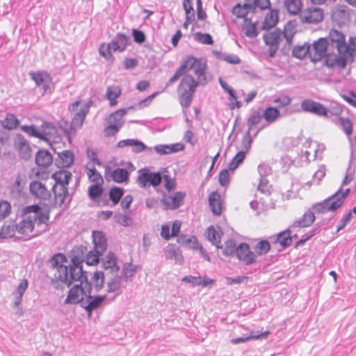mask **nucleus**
Wrapping results in <instances>:
<instances>
[{"mask_svg":"<svg viewBox=\"0 0 356 356\" xmlns=\"http://www.w3.org/2000/svg\"><path fill=\"white\" fill-rule=\"evenodd\" d=\"M245 158V152L243 151H241L238 152L233 159L231 161L229 165V169L231 170H234L238 166L243 163Z\"/></svg>","mask_w":356,"mask_h":356,"instance_id":"nucleus-50","label":"nucleus"},{"mask_svg":"<svg viewBox=\"0 0 356 356\" xmlns=\"http://www.w3.org/2000/svg\"><path fill=\"white\" fill-rule=\"evenodd\" d=\"M92 242L95 252L103 253L107 248V240L102 232L94 231L92 232Z\"/></svg>","mask_w":356,"mask_h":356,"instance_id":"nucleus-22","label":"nucleus"},{"mask_svg":"<svg viewBox=\"0 0 356 356\" xmlns=\"http://www.w3.org/2000/svg\"><path fill=\"white\" fill-rule=\"evenodd\" d=\"M237 258L246 265H250L256 261V254L250 250L246 243H241L236 249Z\"/></svg>","mask_w":356,"mask_h":356,"instance_id":"nucleus-19","label":"nucleus"},{"mask_svg":"<svg viewBox=\"0 0 356 356\" xmlns=\"http://www.w3.org/2000/svg\"><path fill=\"white\" fill-rule=\"evenodd\" d=\"M111 177L116 183H122L128 179L129 172L125 169L117 168L111 172Z\"/></svg>","mask_w":356,"mask_h":356,"instance_id":"nucleus-38","label":"nucleus"},{"mask_svg":"<svg viewBox=\"0 0 356 356\" xmlns=\"http://www.w3.org/2000/svg\"><path fill=\"white\" fill-rule=\"evenodd\" d=\"M124 194V190L120 187H113L109 191V198L113 205L120 202Z\"/></svg>","mask_w":356,"mask_h":356,"instance_id":"nucleus-45","label":"nucleus"},{"mask_svg":"<svg viewBox=\"0 0 356 356\" xmlns=\"http://www.w3.org/2000/svg\"><path fill=\"white\" fill-rule=\"evenodd\" d=\"M29 190L32 195L40 199L45 200L49 196L47 188L40 181H32L29 185Z\"/></svg>","mask_w":356,"mask_h":356,"instance_id":"nucleus-24","label":"nucleus"},{"mask_svg":"<svg viewBox=\"0 0 356 356\" xmlns=\"http://www.w3.org/2000/svg\"><path fill=\"white\" fill-rule=\"evenodd\" d=\"M24 132H26L31 136L45 140L43 134L40 133L38 129H36L33 126H24Z\"/></svg>","mask_w":356,"mask_h":356,"instance_id":"nucleus-59","label":"nucleus"},{"mask_svg":"<svg viewBox=\"0 0 356 356\" xmlns=\"http://www.w3.org/2000/svg\"><path fill=\"white\" fill-rule=\"evenodd\" d=\"M276 241L285 248L289 246L292 242L291 232L289 229L284 230L277 235Z\"/></svg>","mask_w":356,"mask_h":356,"instance_id":"nucleus-39","label":"nucleus"},{"mask_svg":"<svg viewBox=\"0 0 356 356\" xmlns=\"http://www.w3.org/2000/svg\"><path fill=\"white\" fill-rule=\"evenodd\" d=\"M103 253L95 252V249L88 252L85 259L86 264L88 266H95L98 264L99 262V257Z\"/></svg>","mask_w":356,"mask_h":356,"instance_id":"nucleus-48","label":"nucleus"},{"mask_svg":"<svg viewBox=\"0 0 356 356\" xmlns=\"http://www.w3.org/2000/svg\"><path fill=\"white\" fill-rule=\"evenodd\" d=\"M127 113L125 108H120L113 113L107 119L108 126L104 129L106 136L115 135L124 124L123 117Z\"/></svg>","mask_w":356,"mask_h":356,"instance_id":"nucleus-12","label":"nucleus"},{"mask_svg":"<svg viewBox=\"0 0 356 356\" xmlns=\"http://www.w3.org/2000/svg\"><path fill=\"white\" fill-rule=\"evenodd\" d=\"M127 38L124 35H119L118 40L111 41L108 45H111V48L116 51H123L127 44Z\"/></svg>","mask_w":356,"mask_h":356,"instance_id":"nucleus-40","label":"nucleus"},{"mask_svg":"<svg viewBox=\"0 0 356 356\" xmlns=\"http://www.w3.org/2000/svg\"><path fill=\"white\" fill-rule=\"evenodd\" d=\"M90 102H83L82 100H77L69 106L71 113H75L72 120V128L74 129H80L85 120L86 116L89 113Z\"/></svg>","mask_w":356,"mask_h":356,"instance_id":"nucleus-9","label":"nucleus"},{"mask_svg":"<svg viewBox=\"0 0 356 356\" xmlns=\"http://www.w3.org/2000/svg\"><path fill=\"white\" fill-rule=\"evenodd\" d=\"M85 168L87 177L90 181L94 184H104V179L94 166V163H87Z\"/></svg>","mask_w":356,"mask_h":356,"instance_id":"nucleus-27","label":"nucleus"},{"mask_svg":"<svg viewBox=\"0 0 356 356\" xmlns=\"http://www.w3.org/2000/svg\"><path fill=\"white\" fill-rule=\"evenodd\" d=\"M192 238L197 239L195 236L188 237L186 235H181L177 238V242L181 245H186L188 248L194 250L196 245L193 243V240H192Z\"/></svg>","mask_w":356,"mask_h":356,"instance_id":"nucleus-49","label":"nucleus"},{"mask_svg":"<svg viewBox=\"0 0 356 356\" xmlns=\"http://www.w3.org/2000/svg\"><path fill=\"white\" fill-rule=\"evenodd\" d=\"M185 197L186 193L181 191L171 194H164L161 202L165 209L174 210L182 205Z\"/></svg>","mask_w":356,"mask_h":356,"instance_id":"nucleus-14","label":"nucleus"},{"mask_svg":"<svg viewBox=\"0 0 356 356\" xmlns=\"http://www.w3.org/2000/svg\"><path fill=\"white\" fill-rule=\"evenodd\" d=\"M339 122L343 131L348 136H350L353 134V123L349 118H339Z\"/></svg>","mask_w":356,"mask_h":356,"instance_id":"nucleus-54","label":"nucleus"},{"mask_svg":"<svg viewBox=\"0 0 356 356\" xmlns=\"http://www.w3.org/2000/svg\"><path fill=\"white\" fill-rule=\"evenodd\" d=\"M236 244L232 239L227 240L225 243L222 253L224 255L229 257L232 255L235 252H236Z\"/></svg>","mask_w":356,"mask_h":356,"instance_id":"nucleus-52","label":"nucleus"},{"mask_svg":"<svg viewBox=\"0 0 356 356\" xmlns=\"http://www.w3.org/2000/svg\"><path fill=\"white\" fill-rule=\"evenodd\" d=\"M2 127L8 130L17 128L19 124V120L14 114L8 113L6 117L0 121Z\"/></svg>","mask_w":356,"mask_h":356,"instance_id":"nucleus-36","label":"nucleus"},{"mask_svg":"<svg viewBox=\"0 0 356 356\" xmlns=\"http://www.w3.org/2000/svg\"><path fill=\"white\" fill-rule=\"evenodd\" d=\"M183 6L185 11L186 18L195 20V11L193 6V0H184Z\"/></svg>","mask_w":356,"mask_h":356,"instance_id":"nucleus-51","label":"nucleus"},{"mask_svg":"<svg viewBox=\"0 0 356 356\" xmlns=\"http://www.w3.org/2000/svg\"><path fill=\"white\" fill-rule=\"evenodd\" d=\"M209 205L212 213L220 216L222 212V200L218 192L211 193L208 197Z\"/></svg>","mask_w":356,"mask_h":356,"instance_id":"nucleus-20","label":"nucleus"},{"mask_svg":"<svg viewBox=\"0 0 356 356\" xmlns=\"http://www.w3.org/2000/svg\"><path fill=\"white\" fill-rule=\"evenodd\" d=\"M66 257L63 254H57L52 257V265L54 266V267L57 268V275H58V266L64 265V263H66Z\"/></svg>","mask_w":356,"mask_h":356,"instance_id":"nucleus-58","label":"nucleus"},{"mask_svg":"<svg viewBox=\"0 0 356 356\" xmlns=\"http://www.w3.org/2000/svg\"><path fill=\"white\" fill-rule=\"evenodd\" d=\"M178 249L175 244H168L165 249L166 256L169 259L176 258Z\"/></svg>","mask_w":356,"mask_h":356,"instance_id":"nucleus-63","label":"nucleus"},{"mask_svg":"<svg viewBox=\"0 0 356 356\" xmlns=\"http://www.w3.org/2000/svg\"><path fill=\"white\" fill-rule=\"evenodd\" d=\"M207 62L204 59L188 56L169 79L170 83L180 79L177 95L181 107H190L197 88L207 83Z\"/></svg>","mask_w":356,"mask_h":356,"instance_id":"nucleus-1","label":"nucleus"},{"mask_svg":"<svg viewBox=\"0 0 356 356\" xmlns=\"http://www.w3.org/2000/svg\"><path fill=\"white\" fill-rule=\"evenodd\" d=\"M11 211V206L7 201L2 200L0 202V220L7 217Z\"/></svg>","mask_w":356,"mask_h":356,"instance_id":"nucleus-57","label":"nucleus"},{"mask_svg":"<svg viewBox=\"0 0 356 356\" xmlns=\"http://www.w3.org/2000/svg\"><path fill=\"white\" fill-rule=\"evenodd\" d=\"M162 181V175L159 172H152L149 168H144L138 171L137 184L141 188L156 187Z\"/></svg>","mask_w":356,"mask_h":356,"instance_id":"nucleus-10","label":"nucleus"},{"mask_svg":"<svg viewBox=\"0 0 356 356\" xmlns=\"http://www.w3.org/2000/svg\"><path fill=\"white\" fill-rule=\"evenodd\" d=\"M330 55H335L330 47V44L326 38H320L314 41L310 47L309 58L312 62L317 63L322 60L325 66L330 68L338 67V65H329L327 60Z\"/></svg>","mask_w":356,"mask_h":356,"instance_id":"nucleus-5","label":"nucleus"},{"mask_svg":"<svg viewBox=\"0 0 356 356\" xmlns=\"http://www.w3.org/2000/svg\"><path fill=\"white\" fill-rule=\"evenodd\" d=\"M164 187L168 191L174 190L177 186V183L175 179L171 178L168 175H164Z\"/></svg>","mask_w":356,"mask_h":356,"instance_id":"nucleus-60","label":"nucleus"},{"mask_svg":"<svg viewBox=\"0 0 356 356\" xmlns=\"http://www.w3.org/2000/svg\"><path fill=\"white\" fill-rule=\"evenodd\" d=\"M263 118V115L258 112L253 113L248 119L247 124L248 130L253 129L257 124H258Z\"/></svg>","mask_w":356,"mask_h":356,"instance_id":"nucleus-53","label":"nucleus"},{"mask_svg":"<svg viewBox=\"0 0 356 356\" xmlns=\"http://www.w3.org/2000/svg\"><path fill=\"white\" fill-rule=\"evenodd\" d=\"M104 275L102 271H95L91 278L90 282H88L91 286V291L92 289L98 292L104 285Z\"/></svg>","mask_w":356,"mask_h":356,"instance_id":"nucleus-33","label":"nucleus"},{"mask_svg":"<svg viewBox=\"0 0 356 356\" xmlns=\"http://www.w3.org/2000/svg\"><path fill=\"white\" fill-rule=\"evenodd\" d=\"M341 97L350 106L356 108V95L353 92H349L348 95H341Z\"/></svg>","mask_w":356,"mask_h":356,"instance_id":"nucleus-64","label":"nucleus"},{"mask_svg":"<svg viewBox=\"0 0 356 356\" xmlns=\"http://www.w3.org/2000/svg\"><path fill=\"white\" fill-rule=\"evenodd\" d=\"M223 236V232L220 227L211 225L206 229L204 236L207 239L215 245L218 249L222 248L221 238Z\"/></svg>","mask_w":356,"mask_h":356,"instance_id":"nucleus-18","label":"nucleus"},{"mask_svg":"<svg viewBox=\"0 0 356 356\" xmlns=\"http://www.w3.org/2000/svg\"><path fill=\"white\" fill-rule=\"evenodd\" d=\"M55 181L53 192L56 204L62 205L68 197V184L72 179V173L67 170L56 171L51 175Z\"/></svg>","mask_w":356,"mask_h":356,"instance_id":"nucleus-3","label":"nucleus"},{"mask_svg":"<svg viewBox=\"0 0 356 356\" xmlns=\"http://www.w3.org/2000/svg\"><path fill=\"white\" fill-rule=\"evenodd\" d=\"M22 234V220L17 224L14 225L13 222H9L8 225L4 224L0 232V238H11L15 235V231Z\"/></svg>","mask_w":356,"mask_h":356,"instance_id":"nucleus-23","label":"nucleus"},{"mask_svg":"<svg viewBox=\"0 0 356 356\" xmlns=\"http://www.w3.org/2000/svg\"><path fill=\"white\" fill-rule=\"evenodd\" d=\"M122 93L121 88L119 86H110L106 88L105 97L109 101L111 106H115L118 104L117 99Z\"/></svg>","mask_w":356,"mask_h":356,"instance_id":"nucleus-26","label":"nucleus"},{"mask_svg":"<svg viewBox=\"0 0 356 356\" xmlns=\"http://www.w3.org/2000/svg\"><path fill=\"white\" fill-rule=\"evenodd\" d=\"M282 33L280 31L268 32L264 35V42L269 47L268 54L270 57L275 56L282 41Z\"/></svg>","mask_w":356,"mask_h":356,"instance_id":"nucleus-15","label":"nucleus"},{"mask_svg":"<svg viewBox=\"0 0 356 356\" xmlns=\"http://www.w3.org/2000/svg\"><path fill=\"white\" fill-rule=\"evenodd\" d=\"M56 165L58 168H70L74 163V156L72 151L65 150L58 153Z\"/></svg>","mask_w":356,"mask_h":356,"instance_id":"nucleus-25","label":"nucleus"},{"mask_svg":"<svg viewBox=\"0 0 356 356\" xmlns=\"http://www.w3.org/2000/svg\"><path fill=\"white\" fill-rule=\"evenodd\" d=\"M310 45L304 44L302 45H297L293 48L292 54L298 59H302L307 55L309 56Z\"/></svg>","mask_w":356,"mask_h":356,"instance_id":"nucleus-41","label":"nucleus"},{"mask_svg":"<svg viewBox=\"0 0 356 356\" xmlns=\"http://www.w3.org/2000/svg\"><path fill=\"white\" fill-rule=\"evenodd\" d=\"M102 263L104 269H111L112 271H118L120 269L117 265L116 257L112 252L107 254L102 259Z\"/></svg>","mask_w":356,"mask_h":356,"instance_id":"nucleus-35","label":"nucleus"},{"mask_svg":"<svg viewBox=\"0 0 356 356\" xmlns=\"http://www.w3.org/2000/svg\"><path fill=\"white\" fill-rule=\"evenodd\" d=\"M30 76L35 84L43 90V93L51 91L54 88V83L51 76L46 72L30 73Z\"/></svg>","mask_w":356,"mask_h":356,"instance_id":"nucleus-16","label":"nucleus"},{"mask_svg":"<svg viewBox=\"0 0 356 356\" xmlns=\"http://www.w3.org/2000/svg\"><path fill=\"white\" fill-rule=\"evenodd\" d=\"M332 17L339 23H343L349 18L348 10L345 6L337 5L332 11Z\"/></svg>","mask_w":356,"mask_h":356,"instance_id":"nucleus-28","label":"nucleus"},{"mask_svg":"<svg viewBox=\"0 0 356 356\" xmlns=\"http://www.w3.org/2000/svg\"><path fill=\"white\" fill-rule=\"evenodd\" d=\"M263 118L268 124L274 123L280 116V111L273 106H269L264 110Z\"/></svg>","mask_w":356,"mask_h":356,"instance_id":"nucleus-31","label":"nucleus"},{"mask_svg":"<svg viewBox=\"0 0 356 356\" xmlns=\"http://www.w3.org/2000/svg\"><path fill=\"white\" fill-rule=\"evenodd\" d=\"M79 284L70 290L65 300V303L75 304L84 299V297L91 298V286L88 282L87 277L75 280Z\"/></svg>","mask_w":356,"mask_h":356,"instance_id":"nucleus-8","label":"nucleus"},{"mask_svg":"<svg viewBox=\"0 0 356 356\" xmlns=\"http://www.w3.org/2000/svg\"><path fill=\"white\" fill-rule=\"evenodd\" d=\"M323 17V10L317 7L307 8L300 15V20L301 22L311 24L321 22Z\"/></svg>","mask_w":356,"mask_h":356,"instance_id":"nucleus-13","label":"nucleus"},{"mask_svg":"<svg viewBox=\"0 0 356 356\" xmlns=\"http://www.w3.org/2000/svg\"><path fill=\"white\" fill-rule=\"evenodd\" d=\"M72 265L68 268L65 265L58 266V275L56 277L60 282L70 286L75 280L87 277L86 273L82 270L81 266L82 261L78 257H74L72 259Z\"/></svg>","mask_w":356,"mask_h":356,"instance_id":"nucleus-4","label":"nucleus"},{"mask_svg":"<svg viewBox=\"0 0 356 356\" xmlns=\"http://www.w3.org/2000/svg\"><path fill=\"white\" fill-rule=\"evenodd\" d=\"M296 33V26L294 22H288L284 29L283 35L289 44L291 43L292 39Z\"/></svg>","mask_w":356,"mask_h":356,"instance_id":"nucleus-44","label":"nucleus"},{"mask_svg":"<svg viewBox=\"0 0 356 356\" xmlns=\"http://www.w3.org/2000/svg\"><path fill=\"white\" fill-rule=\"evenodd\" d=\"M104 184H93L88 188V196L92 200H95L102 196L103 193Z\"/></svg>","mask_w":356,"mask_h":356,"instance_id":"nucleus-47","label":"nucleus"},{"mask_svg":"<svg viewBox=\"0 0 356 356\" xmlns=\"http://www.w3.org/2000/svg\"><path fill=\"white\" fill-rule=\"evenodd\" d=\"M301 108L318 116L327 117L328 115V110L322 104L309 99L301 102Z\"/></svg>","mask_w":356,"mask_h":356,"instance_id":"nucleus-17","label":"nucleus"},{"mask_svg":"<svg viewBox=\"0 0 356 356\" xmlns=\"http://www.w3.org/2000/svg\"><path fill=\"white\" fill-rule=\"evenodd\" d=\"M254 250L258 255H264L270 251V244L267 240H261L255 245Z\"/></svg>","mask_w":356,"mask_h":356,"instance_id":"nucleus-46","label":"nucleus"},{"mask_svg":"<svg viewBox=\"0 0 356 356\" xmlns=\"http://www.w3.org/2000/svg\"><path fill=\"white\" fill-rule=\"evenodd\" d=\"M194 38L202 44H212L213 43L211 36L208 33H196L194 34Z\"/></svg>","mask_w":356,"mask_h":356,"instance_id":"nucleus-55","label":"nucleus"},{"mask_svg":"<svg viewBox=\"0 0 356 356\" xmlns=\"http://www.w3.org/2000/svg\"><path fill=\"white\" fill-rule=\"evenodd\" d=\"M13 140V145L15 149L18 151L19 156L22 157V135L17 134Z\"/></svg>","mask_w":356,"mask_h":356,"instance_id":"nucleus-61","label":"nucleus"},{"mask_svg":"<svg viewBox=\"0 0 356 356\" xmlns=\"http://www.w3.org/2000/svg\"><path fill=\"white\" fill-rule=\"evenodd\" d=\"M111 45L106 44L105 43H103L100 45L99 49V52L102 56L105 58L106 59L108 60H113V57L111 51Z\"/></svg>","mask_w":356,"mask_h":356,"instance_id":"nucleus-56","label":"nucleus"},{"mask_svg":"<svg viewBox=\"0 0 356 356\" xmlns=\"http://www.w3.org/2000/svg\"><path fill=\"white\" fill-rule=\"evenodd\" d=\"M330 44V47L332 51L335 52V55H330L327 60L329 65H338L339 62L336 60L338 59L339 56L343 53L344 48L346 47V36L340 31L334 29H332L326 38Z\"/></svg>","mask_w":356,"mask_h":356,"instance_id":"nucleus-7","label":"nucleus"},{"mask_svg":"<svg viewBox=\"0 0 356 356\" xmlns=\"http://www.w3.org/2000/svg\"><path fill=\"white\" fill-rule=\"evenodd\" d=\"M279 20V10L277 9L271 10L268 13L263 23L264 29H270L276 26Z\"/></svg>","mask_w":356,"mask_h":356,"instance_id":"nucleus-30","label":"nucleus"},{"mask_svg":"<svg viewBox=\"0 0 356 356\" xmlns=\"http://www.w3.org/2000/svg\"><path fill=\"white\" fill-rule=\"evenodd\" d=\"M22 179L20 175H19L15 182L10 187V194L13 198L18 199L22 195Z\"/></svg>","mask_w":356,"mask_h":356,"instance_id":"nucleus-37","label":"nucleus"},{"mask_svg":"<svg viewBox=\"0 0 356 356\" xmlns=\"http://www.w3.org/2000/svg\"><path fill=\"white\" fill-rule=\"evenodd\" d=\"M274 103L279 107H285L291 104V99L289 96L282 95L274 99Z\"/></svg>","mask_w":356,"mask_h":356,"instance_id":"nucleus-62","label":"nucleus"},{"mask_svg":"<svg viewBox=\"0 0 356 356\" xmlns=\"http://www.w3.org/2000/svg\"><path fill=\"white\" fill-rule=\"evenodd\" d=\"M284 5L289 14L297 15L302 13L303 2L302 0H284Z\"/></svg>","mask_w":356,"mask_h":356,"instance_id":"nucleus-29","label":"nucleus"},{"mask_svg":"<svg viewBox=\"0 0 356 356\" xmlns=\"http://www.w3.org/2000/svg\"><path fill=\"white\" fill-rule=\"evenodd\" d=\"M232 13L237 18L243 19V22L249 19L254 15V9L251 5L240 3L236 5L232 10Z\"/></svg>","mask_w":356,"mask_h":356,"instance_id":"nucleus-21","label":"nucleus"},{"mask_svg":"<svg viewBox=\"0 0 356 356\" xmlns=\"http://www.w3.org/2000/svg\"><path fill=\"white\" fill-rule=\"evenodd\" d=\"M35 164L38 168H33L29 176L31 179H40L46 180L49 178V173L42 169H47L53 163L51 154L46 149H39L35 156Z\"/></svg>","mask_w":356,"mask_h":356,"instance_id":"nucleus-6","label":"nucleus"},{"mask_svg":"<svg viewBox=\"0 0 356 356\" xmlns=\"http://www.w3.org/2000/svg\"><path fill=\"white\" fill-rule=\"evenodd\" d=\"M269 334H270L269 331L264 332L261 333L260 334H257V335H254V334H251L250 336H248L246 337H239V338L233 339L231 340V343L232 344H238L240 343L246 342L250 340L265 339L269 335Z\"/></svg>","mask_w":356,"mask_h":356,"instance_id":"nucleus-42","label":"nucleus"},{"mask_svg":"<svg viewBox=\"0 0 356 356\" xmlns=\"http://www.w3.org/2000/svg\"><path fill=\"white\" fill-rule=\"evenodd\" d=\"M49 220V213L38 205L29 206L24 209V240L31 239L40 234L35 230L34 225L38 226L44 224L46 226Z\"/></svg>","mask_w":356,"mask_h":356,"instance_id":"nucleus-2","label":"nucleus"},{"mask_svg":"<svg viewBox=\"0 0 356 356\" xmlns=\"http://www.w3.org/2000/svg\"><path fill=\"white\" fill-rule=\"evenodd\" d=\"M106 296H97L92 298H90L91 300L89 302L88 305L86 307V311L88 312L89 316L91 315L92 311L97 307H99L101 303L105 300Z\"/></svg>","mask_w":356,"mask_h":356,"instance_id":"nucleus-43","label":"nucleus"},{"mask_svg":"<svg viewBox=\"0 0 356 356\" xmlns=\"http://www.w3.org/2000/svg\"><path fill=\"white\" fill-rule=\"evenodd\" d=\"M349 193V188H347L344 192H342L341 190L338 191L331 197L318 204L317 205L318 210L322 212L334 211L337 210L343 204L344 200Z\"/></svg>","mask_w":356,"mask_h":356,"instance_id":"nucleus-11","label":"nucleus"},{"mask_svg":"<svg viewBox=\"0 0 356 356\" xmlns=\"http://www.w3.org/2000/svg\"><path fill=\"white\" fill-rule=\"evenodd\" d=\"M315 220L314 213L311 211H306L302 217L296 220L293 226L297 227H306L310 226Z\"/></svg>","mask_w":356,"mask_h":356,"instance_id":"nucleus-34","label":"nucleus"},{"mask_svg":"<svg viewBox=\"0 0 356 356\" xmlns=\"http://www.w3.org/2000/svg\"><path fill=\"white\" fill-rule=\"evenodd\" d=\"M257 24V23L256 22L252 21L251 17H250L249 19L243 22V24H242V30L247 37L254 38L258 35Z\"/></svg>","mask_w":356,"mask_h":356,"instance_id":"nucleus-32","label":"nucleus"}]
</instances>
